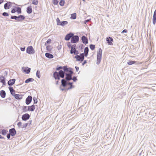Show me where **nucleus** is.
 Masks as SVG:
<instances>
[{"instance_id": "1", "label": "nucleus", "mask_w": 156, "mask_h": 156, "mask_svg": "<svg viewBox=\"0 0 156 156\" xmlns=\"http://www.w3.org/2000/svg\"><path fill=\"white\" fill-rule=\"evenodd\" d=\"M66 72L64 70H60L58 72L55 71L53 73V75L55 80L60 79V77L64 78L66 74Z\"/></svg>"}, {"instance_id": "2", "label": "nucleus", "mask_w": 156, "mask_h": 156, "mask_svg": "<svg viewBox=\"0 0 156 156\" xmlns=\"http://www.w3.org/2000/svg\"><path fill=\"white\" fill-rule=\"evenodd\" d=\"M72 69V68L69 67L67 70L65 71L66 72L65 79L66 80L69 81L72 80V75L73 73Z\"/></svg>"}, {"instance_id": "3", "label": "nucleus", "mask_w": 156, "mask_h": 156, "mask_svg": "<svg viewBox=\"0 0 156 156\" xmlns=\"http://www.w3.org/2000/svg\"><path fill=\"white\" fill-rule=\"evenodd\" d=\"M88 55V53L84 52L80 53L79 55H76L74 57L76 59V61L82 62L84 59V56L87 57Z\"/></svg>"}, {"instance_id": "4", "label": "nucleus", "mask_w": 156, "mask_h": 156, "mask_svg": "<svg viewBox=\"0 0 156 156\" xmlns=\"http://www.w3.org/2000/svg\"><path fill=\"white\" fill-rule=\"evenodd\" d=\"M102 51L101 48H99L97 55V64L99 65L101 61Z\"/></svg>"}, {"instance_id": "5", "label": "nucleus", "mask_w": 156, "mask_h": 156, "mask_svg": "<svg viewBox=\"0 0 156 156\" xmlns=\"http://www.w3.org/2000/svg\"><path fill=\"white\" fill-rule=\"evenodd\" d=\"M8 73L7 71H5L4 72V76L3 75L0 76V82L2 83L3 86H5L6 85L5 78V76Z\"/></svg>"}, {"instance_id": "6", "label": "nucleus", "mask_w": 156, "mask_h": 156, "mask_svg": "<svg viewBox=\"0 0 156 156\" xmlns=\"http://www.w3.org/2000/svg\"><path fill=\"white\" fill-rule=\"evenodd\" d=\"M56 21L57 25L58 26H61L62 27H64L65 25H66L68 23V22L66 21H61L58 18L56 19Z\"/></svg>"}, {"instance_id": "7", "label": "nucleus", "mask_w": 156, "mask_h": 156, "mask_svg": "<svg viewBox=\"0 0 156 156\" xmlns=\"http://www.w3.org/2000/svg\"><path fill=\"white\" fill-rule=\"evenodd\" d=\"M26 53L30 54H34L35 53V51L32 46H28L26 49Z\"/></svg>"}, {"instance_id": "8", "label": "nucleus", "mask_w": 156, "mask_h": 156, "mask_svg": "<svg viewBox=\"0 0 156 156\" xmlns=\"http://www.w3.org/2000/svg\"><path fill=\"white\" fill-rule=\"evenodd\" d=\"M79 40L78 36L74 35L71 39V42L72 43H76L79 41Z\"/></svg>"}, {"instance_id": "9", "label": "nucleus", "mask_w": 156, "mask_h": 156, "mask_svg": "<svg viewBox=\"0 0 156 156\" xmlns=\"http://www.w3.org/2000/svg\"><path fill=\"white\" fill-rule=\"evenodd\" d=\"M68 81V80H66L65 79H62L61 80V86L64 87H66L67 85H68L69 83H70V82Z\"/></svg>"}, {"instance_id": "10", "label": "nucleus", "mask_w": 156, "mask_h": 156, "mask_svg": "<svg viewBox=\"0 0 156 156\" xmlns=\"http://www.w3.org/2000/svg\"><path fill=\"white\" fill-rule=\"evenodd\" d=\"M13 3L10 2H8L4 5V8L5 9H9L12 5Z\"/></svg>"}, {"instance_id": "11", "label": "nucleus", "mask_w": 156, "mask_h": 156, "mask_svg": "<svg viewBox=\"0 0 156 156\" xmlns=\"http://www.w3.org/2000/svg\"><path fill=\"white\" fill-rule=\"evenodd\" d=\"M30 117V115L28 113H25L22 115V119L23 121H26L29 119Z\"/></svg>"}, {"instance_id": "12", "label": "nucleus", "mask_w": 156, "mask_h": 156, "mask_svg": "<svg viewBox=\"0 0 156 156\" xmlns=\"http://www.w3.org/2000/svg\"><path fill=\"white\" fill-rule=\"evenodd\" d=\"M74 35V34L72 33H70L67 34L65 37V39L66 41H69L70 39Z\"/></svg>"}, {"instance_id": "13", "label": "nucleus", "mask_w": 156, "mask_h": 156, "mask_svg": "<svg viewBox=\"0 0 156 156\" xmlns=\"http://www.w3.org/2000/svg\"><path fill=\"white\" fill-rule=\"evenodd\" d=\"M22 69L23 72H25L26 74L30 73V68L27 67H23Z\"/></svg>"}, {"instance_id": "14", "label": "nucleus", "mask_w": 156, "mask_h": 156, "mask_svg": "<svg viewBox=\"0 0 156 156\" xmlns=\"http://www.w3.org/2000/svg\"><path fill=\"white\" fill-rule=\"evenodd\" d=\"M68 68L67 67V66H58L56 68V70L58 71L60 70L61 69V70H64V71H66L67 70V69Z\"/></svg>"}, {"instance_id": "15", "label": "nucleus", "mask_w": 156, "mask_h": 156, "mask_svg": "<svg viewBox=\"0 0 156 156\" xmlns=\"http://www.w3.org/2000/svg\"><path fill=\"white\" fill-rule=\"evenodd\" d=\"M82 42L85 44H86L88 43V40L87 37L84 35H83L81 38Z\"/></svg>"}, {"instance_id": "16", "label": "nucleus", "mask_w": 156, "mask_h": 156, "mask_svg": "<svg viewBox=\"0 0 156 156\" xmlns=\"http://www.w3.org/2000/svg\"><path fill=\"white\" fill-rule=\"evenodd\" d=\"M9 133L12 136H14L16 133V131L14 128L9 129Z\"/></svg>"}, {"instance_id": "17", "label": "nucleus", "mask_w": 156, "mask_h": 156, "mask_svg": "<svg viewBox=\"0 0 156 156\" xmlns=\"http://www.w3.org/2000/svg\"><path fill=\"white\" fill-rule=\"evenodd\" d=\"M32 98L31 96H28L26 99V103L27 105H29L31 102Z\"/></svg>"}, {"instance_id": "18", "label": "nucleus", "mask_w": 156, "mask_h": 156, "mask_svg": "<svg viewBox=\"0 0 156 156\" xmlns=\"http://www.w3.org/2000/svg\"><path fill=\"white\" fill-rule=\"evenodd\" d=\"M106 41L108 44L110 45L112 44L113 39L112 37H108L106 38Z\"/></svg>"}, {"instance_id": "19", "label": "nucleus", "mask_w": 156, "mask_h": 156, "mask_svg": "<svg viewBox=\"0 0 156 156\" xmlns=\"http://www.w3.org/2000/svg\"><path fill=\"white\" fill-rule=\"evenodd\" d=\"M25 18V16L23 15H19L17 16V21L19 22H22Z\"/></svg>"}, {"instance_id": "20", "label": "nucleus", "mask_w": 156, "mask_h": 156, "mask_svg": "<svg viewBox=\"0 0 156 156\" xmlns=\"http://www.w3.org/2000/svg\"><path fill=\"white\" fill-rule=\"evenodd\" d=\"M16 79H10L8 82V84L9 86H12L15 83Z\"/></svg>"}, {"instance_id": "21", "label": "nucleus", "mask_w": 156, "mask_h": 156, "mask_svg": "<svg viewBox=\"0 0 156 156\" xmlns=\"http://www.w3.org/2000/svg\"><path fill=\"white\" fill-rule=\"evenodd\" d=\"M35 109V106L34 105H32L30 106H28L27 110L29 111L33 112Z\"/></svg>"}, {"instance_id": "22", "label": "nucleus", "mask_w": 156, "mask_h": 156, "mask_svg": "<svg viewBox=\"0 0 156 156\" xmlns=\"http://www.w3.org/2000/svg\"><path fill=\"white\" fill-rule=\"evenodd\" d=\"M31 122H32L31 120H29L28 122L22 125V126L21 127V128L22 129L25 128H26L27 127V126H28V125H30L31 124Z\"/></svg>"}, {"instance_id": "23", "label": "nucleus", "mask_w": 156, "mask_h": 156, "mask_svg": "<svg viewBox=\"0 0 156 156\" xmlns=\"http://www.w3.org/2000/svg\"><path fill=\"white\" fill-rule=\"evenodd\" d=\"M23 95L22 94H16L14 97L17 100H20L22 98V97Z\"/></svg>"}, {"instance_id": "24", "label": "nucleus", "mask_w": 156, "mask_h": 156, "mask_svg": "<svg viewBox=\"0 0 156 156\" xmlns=\"http://www.w3.org/2000/svg\"><path fill=\"white\" fill-rule=\"evenodd\" d=\"M0 95L2 98H5L6 96V93L5 90H1L0 92Z\"/></svg>"}, {"instance_id": "25", "label": "nucleus", "mask_w": 156, "mask_h": 156, "mask_svg": "<svg viewBox=\"0 0 156 156\" xmlns=\"http://www.w3.org/2000/svg\"><path fill=\"white\" fill-rule=\"evenodd\" d=\"M45 56L48 58H52L54 57V56L52 54L49 53H46Z\"/></svg>"}, {"instance_id": "26", "label": "nucleus", "mask_w": 156, "mask_h": 156, "mask_svg": "<svg viewBox=\"0 0 156 156\" xmlns=\"http://www.w3.org/2000/svg\"><path fill=\"white\" fill-rule=\"evenodd\" d=\"M27 12L28 14H30L32 12V9L31 6H29L27 8Z\"/></svg>"}, {"instance_id": "27", "label": "nucleus", "mask_w": 156, "mask_h": 156, "mask_svg": "<svg viewBox=\"0 0 156 156\" xmlns=\"http://www.w3.org/2000/svg\"><path fill=\"white\" fill-rule=\"evenodd\" d=\"M34 79L32 78H29L27 79L25 81V83H27L34 81Z\"/></svg>"}, {"instance_id": "28", "label": "nucleus", "mask_w": 156, "mask_h": 156, "mask_svg": "<svg viewBox=\"0 0 156 156\" xmlns=\"http://www.w3.org/2000/svg\"><path fill=\"white\" fill-rule=\"evenodd\" d=\"M15 8H16V12H17L18 14H19L21 13V9L20 7H15Z\"/></svg>"}, {"instance_id": "29", "label": "nucleus", "mask_w": 156, "mask_h": 156, "mask_svg": "<svg viewBox=\"0 0 156 156\" xmlns=\"http://www.w3.org/2000/svg\"><path fill=\"white\" fill-rule=\"evenodd\" d=\"M70 18L71 19L74 20L76 18V13H73L71 14Z\"/></svg>"}, {"instance_id": "30", "label": "nucleus", "mask_w": 156, "mask_h": 156, "mask_svg": "<svg viewBox=\"0 0 156 156\" xmlns=\"http://www.w3.org/2000/svg\"><path fill=\"white\" fill-rule=\"evenodd\" d=\"M73 83L72 82H70L69 83L68 85H70V86L68 87V88L67 89V90H69V89H70L73 88L74 87L73 86Z\"/></svg>"}, {"instance_id": "31", "label": "nucleus", "mask_w": 156, "mask_h": 156, "mask_svg": "<svg viewBox=\"0 0 156 156\" xmlns=\"http://www.w3.org/2000/svg\"><path fill=\"white\" fill-rule=\"evenodd\" d=\"M136 62L135 61H130L128 62L127 64L129 65H131L135 63Z\"/></svg>"}, {"instance_id": "32", "label": "nucleus", "mask_w": 156, "mask_h": 156, "mask_svg": "<svg viewBox=\"0 0 156 156\" xmlns=\"http://www.w3.org/2000/svg\"><path fill=\"white\" fill-rule=\"evenodd\" d=\"M36 76L38 78H40L41 77V74L40 73V71L39 70H37L36 73Z\"/></svg>"}, {"instance_id": "33", "label": "nucleus", "mask_w": 156, "mask_h": 156, "mask_svg": "<svg viewBox=\"0 0 156 156\" xmlns=\"http://www.w3.org/2000/svg\"><path fill=\"white\" fill-rule=\"evenodd\" d=\"M84 46L82 44H80L79 46L78 47V49L81 50L82 51H83V49L84 48Z\"/></svg>"}, {"instance_id": "34", "label": "nucleus", "mask_w": 156, "mask_h": 156, "mask_svg": "<svg viewBox=\"0 0 156 156\" xmlns=\"http://www.w3.org/2000/svg\"><path fill=\"white\" fill-rule=\"evenodd\" d=\"M64 4L65 1L64 0H61L59 3V5L62 6H64Z\"/></svg>"}, {"instance_id": "35", "label": "nucleus", "mask_w": 156, "mask_h": 156, "mask_svg": "<svg viewBox=\"0 0 156 156\" xmlns=\"http://www.w3.org/2000/svg\"><path fill=\"white\" fill-rule=\"evenodd\" d=\"M51 40L50 39H48L45 44V45H47L48 44L51 43Z\"/></svg>"}, {"instance_id": "36", "label": "nucleus", "mask_w": 156, "mask_h": 156, "mask_svg": "<svg viewBox=\"0 0 156 156\" xmlns=\"http://www.w3.org/2000/svg\"><path fill=\"white\" fill-rule=\"evenodd\" d=\"M27 108H28V107L27 106H23V112H26L28 111V110H27Z\"/></svg>"}, {"instance_id": "37", "label": "nucleus", "mask_w": 156, "mask_h": 156, "mask_svg": "<svg viewBox=\"0 0 156 156\" xmlns=\"http://www.w3.org/2000/svg\"><path fill=\"white\" fill-rule=\"evenodd\" d=\"M90 48L92 50H94L95 48V45L94 44H91L90 45Z\"/></svg>"}, {"instance_id": "38", "label": "nucleus", "mask_w": 156, "mask_h": 156, "mask_svg": "<svg viewBox=\"0 0 156 156\" xmlns=\"http://www.w3.org/2000/svg\"><path fill=\"white\" fill-rule=\"evenodd\" d=\"M38 3V0H32V4L34 5H37Z\"/></svg>"}, {"instance_id": "39", "label": "nucleus", "mask_w": 156, "mask_h": 156, "mask_svg": "<svg viewBox=\"0 0 156 156\" xmlns=\"http://www.w3.org/2000/svg\"><path fill=\"white\" fill-rule=\"evenodd\" d=\"M9 89L11 93H12V91H13V92H14L15 90L13 89L12 87L11 86H9Z\"/></svg>"}, {"instance_id": "40", "label": "nucleus", "mask_w": 156, "mask_h": 156, "mask_svg": "<svg viewBox=\"0 0 156 156\" xmlns=\"http://www.w3.org/2000/svg\"><path fill=\"white\" fill-rule=\"evenodd\" d=\"M7 133V131L5 129H3L2 131V134L4 135H5Z\"/></svg>"}, {"instance_id": "41", "label": "nucleus", "mask_w": 156, "mask_h": 156, "mask_svg": "<svg viewBox=\"0 0 156 156\" xmlns=\"http://www.w3.org/2000/svg\"><path fill=\"white\" fill-rule=\"evenodd\" d=\"M17 16H12L11 17V19H14L17 21Z\"/></svg>"}, {"instance_id": "42", "label": "nucleus", "mask_w": 156, "mask_h": 156, "mask_svg": "<svg viewBox=\"0 0 156 156\" xmlns=\"http://www.w3.org/2000/svg\"><path fill=\"white\" fill-rule=\"evenodd\" d=\"M53 3L54 5H57L58 4V2L57 0H53Z\"/></svg>"}, {"instance_id": "43", "label": "nucleus", "mask_w": 156, "mask_h": 156, "mask_svg": "<svg viewBox=\"0 0 156 156\" xmlns=\"http://www.w3.org/2000/svg\"><path fill=\"white\" fill-rule=\"evenodd\" d=\"M46 49L48 51H50L51 50V46L50 45H48L46 47Z\"/></svg>"}, {"instance_id": "44", "label": "nucleus", "mask_w": 156, "mask_h": 156, "mask_svg": "<svg viewBox=\"0 0 156 156\" xmlns=\"http://www.w3.org/2000/svg\"><path fill=\"white\" fill-rule=\"evenodd\" d=\"M34 101V104H36L37 102V98L35 97H34L33 98Z\"/></svg>"}, {"instance_id": "45", "label": "nucleus", "mask_w": 156, "mask_h": 156, "mask_svg": "<svg viewBox=\"0 0 156 156\" xmlns=\"http://www.w3.org/2000/svg\"><path fill=\"white\" fill-rule=\"evenodd\" d=\"M156 23V17H153V23L154 25H155Z\"/></svg>"}, {"instance_id": "46", "label": "nucleus", "mask_w": 156, "mask_h": 156, "mask_svg": "<svg viewBox=\"0 0 156 156\" xmlns=\"http://www.w3.org/2000/svg\"><path fill=\"white\" fill-rule=\"evenodd\" d=\"M3 16H9V13L7 12H4L2 13Z\"/></svg>"}, {"instance_id": "47", "label": "nucleus", "mask_w": 156, "mask_h": 156, "mask_svg": "<svg viewBox=\"0 0 156 156\" xmlns=\"http://www.w3.org/2000/svg\"><path fill=\"white\" fill-rule=\"evenodd\" d=\"M16 12V8H15H15H12V9L11 12L12 13H14L15 12Z\"/></svg>"}, {"instance_id": "48", "label": "nucleus", "mask_w": 156, "mask_h": 156, "mask_svg": "<svg viewBox=\"0 0 156 156\" xmlns=\"http://www.w3.org/2000/svg\"><path fill=\"white\" fill-rule=\"evenodd\" d=\"M89 48L87 47H85L84 49V52L88 53L89 52Z\"/></svg>"}, {"instance_id": "49", "label": "nucleus", "mask_w": 156, "mask_h": 156, "mask_svg": "<svg viewBox=\"0 0 156 156\" xmlns=\"http://www.w3.org/2000/svg\"><path fill=\"white\" fill-rule=\"evenodd\" d=\"M17 125V126H18V127L19 128H20V127L21 128V127L22 126V122H19L18 123Z\"/></svg>"}, {"instance_id": "50", "label": "nucleus", "mask_w": 156, "mask_h": 156, "mask_svg": "<svg viewBox=\"0 0 156 156\" xmlns=\"http://www.w3.org/2000/svg\"><path fill=\"white\" fill-rule=\"evenodd\" d=\"M72 80L74 82H76L77 80L76 77L75 76H74L73 78H72Z\"/></svg>"}, {"instance_id": "51", "label": "nucleus", "mask_w": 156, "mask_h": 156, "mask_svg": "<svg viewBox=\"0 0 156 156\" xmlns=\"http://www.w3.org/2000/svg\"><path fill=\"white\" fill-rule=\"evenodd\" d=\"M71 48L73 49H76V44H74L72 45Z\"/></svg>"}, {"instance_id": "52", "label": "nucleus", "mask_w": 156, "mask_h": 156, "mask_svg": "<svg viewBox=\"0 0 156 156\" xmlns=\"http://www.w3.org/2000/svg\"><path fill=\"white\" fill-rule=\"evenodd\" d=\"M67 46L69 48H71L72 46V44L70 42H68L67 43Z\"/></svg>"}, {"instance_id": "53", "label": "nucleus", "mask_w": 156, "mask_h": 156, "mask_svg": "<svg viewBox=\"0 0 156 156\" xmlns=\"http://www.w3.org/2000/svg\"><path fill=\"white\" fill-rule=\"evenodd\" d=\"M75 50H76V49H73L71 48L70 51V53L71 54H74V52H75Z\"/></svg>"}, {"instance_id": "54", "label": "nucleus", "mask_w": 156, "mask_h": 156, "mask_svg": "<svg viewBox=\"0 0 156 156\" xmlns=\"http://www.w3.org/2000/svg\"><path fill=\"white\" fill-rule=\"evenodd\" d=\"M74 54L75 55H78V54H79V53L78 51L76 50H76H75V52H74Z\"/></svg>"}, {"instance_id": "55", "label": "nucleus", "mask_w": 156, "mask_h": 156, "mask_svg": "<svg viewBox=\"0 0 156 156\" xmlns=\"http://www.w3.org/2000/svg\"><path fill=\"white\" fill-rule=\"evenodd\" d=\"M91 20V19H87V20H86L84 21V24H86V23L89 22V21H90Z\"/></svg>"}, {"instance_id": "56", "label": "nucleus", "mask_w": 156, "mask_h": 156, "mask_svg": "<svg viewBox=\"0 0 156 156\" xmlns=\"http://www.w3.org/2000/svg\"><path fill=\"white\" fill-rule=\"evenodd\" d=\"M11 135L9 133L7 134L6 136L8 139H9Z\"/></svg>"}, {"instance_id": "57", "label": "nucleus", "mask_w": 156, "mask_h": 156, "mask_svg": "<svg viewBox=\"0 0 156 156\" xmlns=\"http://www.w3.org/2000/svg\"><path fill=\"white\" fill-rule=\"evenodd\" d=\"M20 50L22 51H25V47H21V48H20Z\"/></svg>"}, {"instance_id": "58", "label": "nucleus", "mask_w": 156, "mask_h": 156, "mask_svg": "<svg viewBox=\"0 0 156 156\" xmlns=\"http://www.w3.org/2000/svg\"><path fill=\"white\" fill-rule=\"evenodd\" d=\"M127 32V30L126 29L123 30L122 31V33H126Z\"/></svg>"}, {"instance_id": "59", "label": "nucleus", "mask_w": 156, "mask_h": 156, "mask_svg": "<svg viewBox=\"0 0 156 156\" xmlns=\"http://www.w3.org/2000/svg\"><path fill=\"white\" fill-rule=\"evenodd\" d=\"M60 89L62 91H64L65 90H67V89H65V88H62L61 86H60Z\"/></svg>"}, {"instance_id": "60", "label": "nucleus", "mask_w": 156, "mask_h": 156, "mask_svg": "<svg viewBox=\"0 0 156 156\" xmlns=\"http://www.w3.org/2000/svg\"><path fill=\"white\" fill-rule=\"evenodd\" d=\"M153 17H156V9H155L154 12Z\"/></svg>"}, {"instance_id": "61", "label": "nucleus", "mask_w": 156, "mask_h": 156, "mask_svg": "<svg viewBox=\"0 0 156 156\" xmlns=\"http://www.w3.org/2000/svg\"><path fill=\"white\" fill-rule=\"evenodd\" d=\"M76 72H78L79 69V67L78 66H76L75 67Z\"/></svg>"}, {"instance_id": "62", "label": "nucleus", "mask_w": 156, "mask_h": 156, "mask_svg": "<svg viewBox=\"0 0 156 156\" xmlns=\"http://www.w3.org/2000/svg\"><path fill=\"white\" fill-rule=\"evenodd\" d=\"M15 90L14 92H13V91H12V93H11V94H12V95L13 96H14L16 94H15Z\"/></svg>"}, {"instance_id": "63", "label": "nucleus", "mask_w": 156, "mask_h": 156, "mask_svg": "<svg viewBox=\"0 0 156 156\" xmlns=\"http://www.w3.org/2000/svg\"><path fill=\"white\" fill-rule=\"evenodd\" d=\"M87 63V61L86 60H84L83 61V63L82 64V65L83 66L84 64H86Z\"/></svg>"}, {"instance_id": "64", "label": "nucleus", "mask_w": 156, "mask_h": 156, "mask_svg": "<svg viewBox=\"0 0 156 156\" xmlns=\"http://www.w3.org/2000/svg\"><path fill=\"white\" fill-rule=\"evenodd\" d=\"M4 2V0H0V5L2 3Z\"/></svg>"}]
</instances>
